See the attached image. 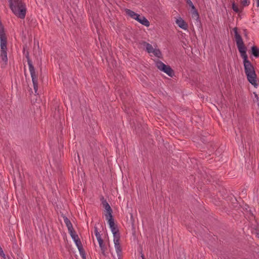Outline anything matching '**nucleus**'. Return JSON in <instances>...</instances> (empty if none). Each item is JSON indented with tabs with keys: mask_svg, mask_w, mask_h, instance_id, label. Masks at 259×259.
I'll list each match as a JSON object with an SVG mask.
<instances>
[{
	"mask_svg": "<svg viewBox=\"0 0 259 259\" xmlns=\"http://www.w3.org/2000/svg\"><path fill=\"white\" fill-rule=\"evenodd\" d=\"M256 6L257 7H259V0H256Z\"/></svg>",
	"mask_w": 259,
	"mask_h": 259,
	"instance_id": "5701e85b",
	"label": "nucleus"
},
{
	"mask_svg": "<svg viewBox=\"0 0 259 259\" xmlns=\"http://www.w3.org/2000/svg\"><path fill=\"white\" fill-rule=\"evenodd\" d=\"M176 23L180 28H182V29L185 30H188V24L181 17H179L178 19H177L176 20Z\"/></svg>",
	"mask_w": 259,
	"mask_h": 259,
	"instance_id": "6e6552de",
	"label": "nucleus"
},
{
	"mask_svg": "<svg viewBox=\"0 0 259 259\" xmlns=\"http://www.w3.org/2000/svg\"><path fill=\"white\" fill-rule=\"evenodd\" d=\"M69 233L71 236V237L74 241V243H75V245H76L77 247H78L82 245L80 239L79 238L78 235L76 234L75 231L71 232Z\"/></svg>",
	"mask_w": 259,
	"mask_h": 259,
	"instance_id": "0eeeda50",
	"label": "nucleus"
},
{
	"mask_svg": "<svg viewBox=\"0 0 259 259\" xmlns=\"http://www.w3.org/2000/svg\"><path fill=\"white\" fill-rule=\"evenodd\" d=\"M192 15L193 18H195L196 20H199V15L196 8L192 9Z\"/></svg>",
	"mask_w": 259,
	"mask_h": 259,
	"instance_id": "f3484780",
	"label": "nucleus"
},
{
	"mask_svg": "<svg viewBox=\"0 0 259 259\" xmlns=\"http://www.w3.org/2000/svg\"><path fill=\"white\" fill-rule=\"evenodd\" d=\"M136 20L141 24L146 27H148L150 25V23L149 21L145 17L143 16H141L140 15H139V16H138V18Z\"/></svg>",
	"mask_w": 259,
	"mask_h": 259,
	"instance_id": "9d476101",
	"label": "nucleus"
},
{
	"mask_svg": "<svg viewBox=\"0 0 259 259\" xmlns=\"http://www.w3.org/2000/svg\"><path fill=\"white\" fill-rule=\"evenodd\" d=\"M156 66L160 71L165 73L170 77H172L174 75V71L170 66L166 65L162 61L157 60L155 62Z\"/></svg>",
	"mask_w": 259,
	"mask_h": 259,
	"instance_id": "39448f33",
	"label": "nucleus"
},
{
	"mask_svg": "<svg viewBox=\"0 0 259 259\" xmlns=\"http://www.w3.org/2000/svg\"><path fill=\"white\" fill-rule=\"evenodd\" d=\"M142 259H145V258H144V255H143V254H142Z\"/></svg>",
	"mask_w": 259,
	"mask_h": 259,
	"instance_id": "b1692460",
	"label": "nucleus"
},
{
	"mask_svg": "<svg viewBox=\"0 0 259 259\" xmlns=\"http://www.w3.org/2000/svg\"><path fill=\"white\" fill-rule=\"evenodd\" d=\"M125 12L128 16L136 20L138 18V16H139V14L128 9H125Z\"/></svg>",
	"mask_w": 259,
	"mask_h": 259,
	"instance_id": "f8f14e48",
	"label": "nucleus"
},
{
	"mask_svg": "<svg viewBox=\"0 0 259 259\" xmlns=\"http://www.w3.org/2000/svg\"><path fill=\"white\" fill-rule=\"evenodd\" d=\"M94 233L98 242L101 253L103 256H105L107 255V252H106V247L103 242V240L101 237V235L99 232L97 226L94 227Z\"/></svg>",
	"mask_w": 259,
	"mask_h": 259,
	"instance_id": "423d86ee",
	"label": "nucleus"
},
{
	"mask_svg": "<svg viewBox=\"0 0 259 259\" xmlns=\"http://www.w3.org/2000/svg\"><path fill=\"white\" fill-rule=\"evenodd\" d=\"M142 44L144 46L146 47V51L148 53H152L154 49L151 45L145 41H143Z\"/></svg>",
	"mask_w": 259,
	"mask_h": 259,
	"instance_id": "4468645a",
	"label": "nucleus"
},
{
	"mask_svg": "<svg viewBox=\"0 0 259 259\" xmlns=\"http://www.w3.org/2000/svg\"><path fill=\"white\" fill-rule=\"evenodd\" d=\"M152 53L157 58H161L162 57L161 52L158 49H154Z\"/></svg>",
	"mask_w": 259,
	"mask_h": 259,
	"instance_id": "dca6fc26",
	"label": "nucleus"
},
{
	"mask_svg": "<svg viewBox=\"0 0 259 259\" xmlns=\"http://www.w3.org/2000/svg\"><path fill=\"white\" fill-rule=\"evenodd\" d=\"M251 54L253 56H254L256 58L259 57V49L253 46L251 47Z\"/></svg>",
	"mask_w": 259,
	"mask_h": 259,
	"instance_id": "ddd939ff",
	"label": "nucleus"
},
{
	"mask_svg": "<svg viewBox=\"0 0 259 259\" xmlns=\"http://www.w3.org/2000/svg\"><path fill=\"white\" fill-rule=\"evenodd\" d=\"M102 203L103 204V207L106 209L107 211V214H106V216L107 217H111V214L112 213V210L109 204V203L107 202V201L106 200H104V198H103V200L102 201Z\"/></svg>",
	"mask_w": 259,
	"mask_h": 259,
	"instance_id": "1a4fd4ad",
	"label": "nucleus"
},
{
	"mask_svg": "<svg viewBox=\"0 0 259 259\" xmlns=\"http://www.w3.org/2000/svg\"><path fill=\"white\" fill-rule=\"evenodd\" d=\"M253 94L254 95V98L253 99L254 101L255 102H258L259 101V98L258 97V95L255 93H253Z\"/></svg>",
	"mask_w": 259,
	"mask_h": 259,
	"instance_id": "4be33fe9",
	"label": "nucleus"
},
{
	"mask_svg": "<svg viewBox=\"0 0 259 259\" xmlns=\"http://www.w3.org/2000/svg\"><path fill=\"white\" fill-rule=\"evenodd\" d=\"M186 3L192 9H195V7L191 0H185Z\"/></svg>",
	"mask_w": 259,
	"mask_h": 259,
	"instance_id": "6ab92c4d",
	"label": "nucleus"
},
{
	"mask_svg": "<svg viewBox=\"0 0 259 259\" xmlns=\"http://www.w3.org/2000/svg\"><path fill=\"white\" fill-rule=\"evenodd\" d=\"M77 248L78 249L79 254H80V256H81L82 258L86 259L85 252L83 248L82 245L77 247Z\"/></svg>",
	"mask_w": 259,
	"mask_h": 259,
	"instance_id": "2eb2a0df",
	"label": "nucleus"
},
{
	"mask_svg": "<svg viewBox=\"0 0 259 259\" xmlns=\"http://www.w3.org/2000/svg\"><path fill=\"white\" fill-rule=\"evenodd\" d=\"M108 218V224L109 225V227H111L112 226H114L115 224L114 219L112 218V215L111 214V217H107Z\"/></svg>",
	"mask_w": 259,
	"mask_h": 259,
	"instance_id": "a211bd4d",
	"label": "nucleus"
},
{
	"mask_svg": "<svg viewBox=\"0 0 259 259\" xmlns=\"http://www.w3.org/2000/svg\"><path fill=\"white\" fill-rule=\"evenodd\" d=\"M250 2L249 0H241V4L244 7L248 6Z\"/></svg>",
	"mask_w": 259,
	"mask_h": 259,
	"instance_id": "412c9836",
	"label": "nucleus"
},
{
	"mask_svg": "<svg viewBox=\"0 0 259 259\" xmlns=\"http://www.w3.org/2000/svg\"><path fill=\"white\" fill-rule=\"evenodd\" d=\"M233 31L234 32V36L237 48L241 57L243 59L244 72L246 75L247 79L250 83L256 88L258 86L257 75L255 73L253 66L248 59V56L246 54L247 48L244 45L241 36L238 32L237 28H234Z\"/></svg>",
	"mask_w": 259,
	"mask_h": 259,
	"instance_id": "f257e3e1",
	"label": "nucleus"
},
{
	"mask_svg": "<svg viewBox=\"0 0 259 259\" xmlns=\"http://www.w3.org/2000/svg\"><path fill=\"white\" fill-rule=\"evenodd\" d=\"M8 2L14 14L20 19H24L26 13L25 4L21 0H8Z\"/></svg>",
	"mask_w": 259,
	"mask_h": 259,
	"instance_id": "f03ea898",
	"label": "nucleus"
},
{
	"mask_svg": "<svg viewBox=\"0 0 259 259\" xmlns=\"http://www.w3.org/2000/svg\"><path fill=\"white\" fill-rule=\"evenodd\" d=\"M63 218L64 222L65 224L66 227H67L68 232L70 233L71 232L74 231V230L73 228L72 223H71V222L69 220V219L67 217H66V216H63Z\"/></svg>",
	"mask_w": 259,
	"mask_h": 259,
	"instance_id": "9b49d317",
	"label": "nucleus"
},
{
	"mask_svg": "<svg viewBox=\"0 0 259 259\" xmlns=\"http://www.w3.org/2000/svg\"><path fill=\"white\" fill-rule=\"evenodd\" d=\"M25 56H26V58L27 59V63H28V67H29V70L31 77L32 79L34 92L35 94H36L37 92V90H38V82H37V75L36 74L34 67L32 64V62L29 58L28 52L26 53Z\"/></svg>",
	"mask_w": 259,
	"mask_h": 259,
	"instance_id": "20e7f679",
	"label": "nucleus"
},
{
	"mask_svg": "<svg viewBox=\"0 0 259 259\" xmlns=\"http://www.w3.org/2000/svg\"><path fill=\"white\" fill-rule=\"evenodd\" d=\"M111 231L113 235V242L114 247L117 253L118 259H121L122 249L120 244V234L119 230L116 225L110 227Z\"/></svg>",
	"mask_w": 259,
	"mask_h": 259,
	"instance_id": "7ed1b4c3",
	"label": "nucleus"
},
{
	"mask_svg": "<svg viewBox=\"0 0 259 259\" xmlns=\"http://www.w3.org/2000/svg\"><path fill=\"white\" fill-rule=\"evenodd\" d=\"M232 9L236 13H239L240 12L238 7L236 5L235 3H233L232 4Z\"/></svg>",
	"mask_w": 259,
	"mask_h": 259,
	"instance_id": "aec40b11",
	"label": "nucleus"
}]
</instances>
